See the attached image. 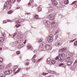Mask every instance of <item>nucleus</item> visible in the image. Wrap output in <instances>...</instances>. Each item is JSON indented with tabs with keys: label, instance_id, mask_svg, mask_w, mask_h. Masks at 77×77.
Segmentation results:
<instances>
[{
	"label": "nucleus",
	"instance_id": "nucleus-1",
	"mask_svg": "<svg viewBox=\"0 0 77 77\" xmlns=\"http://www.w3.org/2000/svg\"><path fill=\"white\" fill-rule=\"evenodd\" d=\"M12 66V64L11 63H9L7 67H6L5 69L6 71H5L3 73H0V77H5V75H9L11 74L12 72V71L9 69H11V68Z\"/></svg>",
	"mask_w": 77,
	"mask_h": 77
},
{
	"label": "nucleus",
	"instance_id": "nucleus-2",
	"mask_svg": "<svg viewBox=\"0 0 77 77\" xmlns=\"http://www.w3.org/2000/svg\"><path fill=\"white\" fill-rule=\"evenodd\" d=\"M65 57V54L63 53L61 54H58V57H57L55 58V60H60L61 62H63V57Z\"/></svg>",
	"mask_w": 77,
	"mask_h": 77
},
{
	"label": "nucleus",
	"instance_id": "nucleus-3",
	"mask_svg": "<svg viewBox=\"0 0 77 77\" xmlns=\"http://www.w3.org/2000/svg\"><path fill=\"white\" fill-rule=\"evenodd\" d=\"M72 57L71 54H68V66H71L72 64V61H71V58Z\"/></svg>",
	"mask_w": 77,
	"mask_h": 77
},
{
	"label": "nucleus",
	"instance_id": "nucleus-4",
	"mask_svg": "<svg viewBox=\"0 0 77 77\" xmlns=\"http://www.w3.org/2000/svg\"><path fill=\"white\" fill-rule=\"evenodd\" d=\"M53 39V35H50L48 38V41L49 42H51Z\"/></svg>",
	"mask_w": 77,
	"mask_h": 77
},
{
	"label": "nucleus",
	"instance_id": "nucleus-5",
	"mask_svg": "<svg viewBox=\"0 0 77 77\" xmlns=\"http://www.w3.org/2000/svg\"><path fill=\"white\" fill-rule=\"evenodd\" d=\"M45 48L46 50H51L52 47L50 44L46 45L45 47Z\"/></svg>",
	"mask_w": 77,
	"mask_h": 77
},
{
	"label": "nucleus",
	"instance_id": "nucleus-6",
	"mask_svg": "<svg viewBox=\"0 0 77 77\" xmlns=\"http://www.w3.org/2000/svg\"><path fill=\"white\" fill-rule=\"evenodd\" d=\"M11 6L12 5H11V4H9L8 5H5L4 6V9H5L6 10L8 11V10L10 9Z\"/></svg>",
	"mask_w": 77,
	"mask_h": 77
},
{
	"label": "nucleus",
	"instance_id": "nucleus-7",
	"mask_svg": "<svg viewBox=\"0 0 77 77\" xmlns=\"http://www.w3.org/2000/svg\"><path fill=\"white\" fill-rule=\"evenodd\" d=\"M47 18H49L50 20H53L54 19V16L53 14H51L47 17Z\"/></svg>",
	"mask_w": 77,
	"mask_h": 77
},
{
	"label": "nucleus",
	"instance_id": "nucleus-8",
	"mask_svg": "<svg viewBox=\"0 0 77 77\" xmlns=\"http://www.w3.org/2000/svg\"><path fill=\"white\" fill-rule=\"evenodd\" d=\"M52 2V4L54 6H57V5L58 3L56 0H51Z\"/></svg>",
	"mask_w": 77,
	"mask_h": 77
},
{
	"label": "nucleus",
	"instance_id": "nucleus-9",
	"mask_svg": "<svg viewBox=\"0 0 77 77\" xmlns=\"http://www.w3.org/2000/svg\"><path fill=\"white\" fill-rule=\"evenodd\" d=\"M44 23L46 26H47V25H50V23L49 21L48 20H45L44 21Z\"/></svg>",
	"mask_w": 77,
	"mask_h": 77
},
{
	"label": "nucleus",
	"instance_id": "nucleus-10",
	"mask_svg": "<svg viewBox=\"0 0 77 77\" xmlns=\"http://www.w3.org/2000/svg\"><path fill=\"white\" fill-rule=\"evenodd\" d=\"M27 48H28V49H29V50H31L32 51H33V52L35 53V51H34V49H33V48L32 46H31L30 45H29L27 46Z\"/></svg>",
	"mask_w": 77,
	"mask_h": 77
},
{
	"label": "nucleus",
	"instance_id": "nucleus-11",
	"mask_svg": "<svg viewBox=\"0 0 77 77\" xmlns=\"http://www.w3.org/2000/svg\"><path fill=\"white\" fill-rule=\"evenodd\" d=\"M33 0H30L28 4V6H30L31 5L32 6L33 5Z\"/></svg>",
	"mask_w": 77,
	"mask_h": 77
},
{
	"label": "nucleus",
	"instance_id": "nucleus-12",
	"mask_svg": "<svg viewBox=\"0 0 77 77\" xmlns=\"http://www.w3.org/2000/svg\"><path fill=\"white\" fill-rule=\"evenodd\" d=\"M12 2H13V0H9V1H7L6 2V5H10L11 4Z\"/></svg>",
	"mask_w": 77,
	"mask_h": 77
},
{
	"label": "nucleus",
	"instance_id": "nucleus-13",
	"mask_svg": "<svg viewBox=\"0 0 77 77\" xmlns=\"http://www.w3.org/2000/svg\"><path fill=\"white\" fill-rule=\"evenodd\" d=\"M67 50V49H66V48H63L61 49V52H66V51Z\"/></svg>",
	"mask_w": 77,
	"mask_h": 77
},
{
	"label": "nucleus",
	"instance_id": "nucleus-14",
	"mask_svg": "<svg viewBox=\"0 0 77 77\" xmlns=\"http://www.w3.org/2000/svg\"><path fill=\"white\" fill-rule=\"evenodd\" d=\"M4 69V66L3 65H0V71H2Z\"/></svg>",
	"mask_w": 77,
	"mask_h": 77
},
{
	"label": "nucleus",
	"instance_id": "nucleus-15",
	"mask_svg": "<svg viewBox=\"0 0 77 77\" xmlns=\"http://www.w3.org/2000/svg\"><path fill=\"white\" fill-rule=\"evenodd\" d=\"M59 66H62V67H63L64 68H66V66L64 65V64L63 63H60L59 65Z\"/></svg>",
	"mask_w": 77,
	"mask_h": 77
},
{
	"label": "nucleus",
	"instance_id": "nucleus-16",
	"mask_svg": "<svg viewBox=\"0 0 77 77\" xmlns=\"http://www.w3.org/2000/svg\"><path fill=\"white\" fill-rule=\"evenodd\" d=\"M42 7L41 5H40L38 6V12H41V11H42Z\"/></svg>",
	"mask_w": 77,
	"mask_h": 77
},
{
	"label": "nucleus",
	"instance_id": "nucleus-17",
	"mask_svg": "<svg viewBox=\"0 0 77 77\" xmlns=\"http://www.w3.org/2000/svg\"><path fill=\"white\" fill-rule=\"evenodd\" d=\"M45 45V43H44V42H42L41 44H40V46L39 47V48H40V47H42V48H43L42 47H43V46L44 45Z\"/></svg>",
	"mask_w": 77,
	"mask_h": 77
},
{
	"label": "nucleus",
	"instance_id": "nucleus-18",
	"mask_svg": "<svg viewBox=\"0 0 77 77\" xmlns=\"http://www.w3.org/2000/svg\"><path fill=\"white\" fill-rule=\"evenodd\" d=\"M4 40H5V38L3 37H0V42L2 43L4 41Z\"/></svg>",
	"mask_w": 77,
	"mask_h": 77
},
{
	"label": "nucleus",
	"instance_id": "nucleus-19",
	"mask_svg": "<svg viewBox=\"0 0 77 77\" xmlns=\"http://www.w3.org/2000/svg\"><path fill=\"white\" fill-rule=\"evenodd\" d=\"M55 45L56 47H59L60 45V43L59 42H57L55 44Z\"/></svg>",
	"mask_w": 77,
	"mask_h": 77
},
{
	"label": "nucleus",
	"instance_id": "nucleus-20",
	"mask_svg": "<svg viewBox=\"0 0 77 77\" xmlns=\"http://www.w3.org/2000/svg\"><path fill=\"white\" fill-rule=\"evenodd\" d=\"M74 3H75V6H77V1H74V2H73L71 4V5H73V4H74Z\"/></svg>",
	"mask_w": 77,
	"mask_h": 77
},
{
	"label": "nucleus",
	"instance_id": "nucleus-21",
	"mask_svg": "<svg viewBox=\"0 0 77 77\" xmlns=\"http://www.w3.org/2000/svg\"><path fill=\"white\" fill-rule=\"evenodd\" d=\"M51 25L52 27L53 28L56 26V24H55V23L54 22H53L52 23Z\"/></svg>",
	"mask_w": 77,
	"mask_h": 77
},
{
	"label": "nucleus",
	"instance_id": "nucleus-22",
	"mask_svg": "<svg viewBox=\"0 0 77 77\" xmlns=\"http://www.w3.org/2000/svg\"><path fill=\"white\" fill-rule=\"evenodd\" d=\"M34 18H35L37 20L39 19V18L38 15H37V14H36Z\"/></svg>",
	"mask_w": 77,
	"mask_h": 77
},
{
	"label": "nucleus",
	"instance_id": "nucleus-23",
	"mask_svg": "<svg viewBox=\"0 0 77 77\" xmlns=\"http://www.w3.org/2000/svg\"><path fill=\"white\" fill-rule=\"evenodd\" d=\"M51 62L52 64H54L56 63V61L54 60H52L51 61Z\"/></svg>",
	"mask_w": 77,
	"mask_h": 77
},
{
	"label": "nucleus",
	"instance_id": "nucleus-24",
	"mask_svg": "<svg viewBox=\"0 0 77 77\" xmlns=\"http://www.w3.org/2000/svg\"><path fill=\"white\" fill-rule=\"evenodd\" d=\"M12 13H13V11L12 10H10L8 13V14H11Z\"/></svg>",
	"mask_w": 77,
	"mask_h": 77
},
{
	"label": "nucleus",
	"instance_id": "nucleus-25",
	"mask_svg": "<svg viewBox=\"0 0 77 77\" xmlns=\"http://www.w3.org/2000/svg\"><path fill=\"white\" fill-rule=\"evenodd\" d=\"M38 41L40 43V42H42V39H41V38H38Z\"/></svg>",
	"mask_w": 77,
	"mask_h": 77
},
{
	"label": "nucleus",
	"instance_id": "nucleus-26",
	"mask_svg": "<svg viewBox=\"0 0 77 77\" xmlns=\"http://www.w3.org/2000/svg\"><path fill=\"white\" fill-rule=\"evenodd\" d=\"M23 46V45H20L18 46V48H22Z\"/></svg>",
	"mask_w": 77,
	"mask_h": 77
},
{
	"label": "nucleus",
	"instance_id": "nucleus-27",
	"mask_svg": "<svg viewBox=\"0 0 77 77\" xmlns=\"http://www.w3.org/2000/svg\"><path fill=\"white\" fill-rule=\"evenodd\" d=\"M21 70V68H19L18 69L16 72V73H18L19 72V71H20Z\"/></svg>",
	"mask_w": 77,
	"mask_h": 77
},
{
	"label": "nucleus",
	"instance_id": "nucleus-28",
	"mask_svg": "<svg viewBox=\"0 0 77 77\" xmlns=\"http://www.w3.org/2000/svg\"><path fill=\"white\" fill-rule=\"evenodd\" d=\"M64 3L65 5H67L68 4V1L67 0H65L64 1Z\"/></svg>",
	"mask_w": 77,
	"mask_h": 77
},
{
	"label": "nucleus",
	"instance_id": "nucleus-29",
	"mask_svg": "<svg viewBox=\"0 0 77 77\" xmlns=\"http://www.w3.org/2000/svg\"><path fill=\"white\" fill-rule=\"evenodd\" d=\"M16 43H18V44H20L21 43V40H19L18 41H16Z\"/></svg>",
	"mask_w": 77,
	"mask_h": 77
},
{
	"label": "nucleus",
	"instance_id": "nucleus-30",
	"mask_svg": "<svg viewBox=\"0 0 77 77\" xmlns=\"http://www.w3.org/2000/svg\"><path fill=\"white\" fill-rule=\"evenodd\" d=\"M22 38H23V37H22L21 36H19L17 37V39H22Z\"/></svg>",
	"mask_w": 77,
	"mask_h": 77
},
{
	"label": "nucleus",
	"instance_id": "nucleus-31",
	"mask_svg": "<svg viewBox=\"0 0 77 77\" xmlns=\"http://www.w3.org/2000/svg\"><path fill=\"white\" fill-rule=\"evenodd\" d=\"M59 29L58 28V29H57V30L56 31L55 34H57V33L59 32Z\"/></svg>",
	"mask_w": 77,
	"mask_h": 77
},
{
	"label": "nucleus",
	"instance_id": "nucleus-32",
	"mask_svg": "<svg viewBox=\"0 0 77 77\" xmlns=\"http://www.w3.org/2000/svg\"><path fill=\"white\" fill-rule=\"evenodd\" d=\"M21 22H20V21H19L18 20H17L16 21V24H19Z\"/></svg>",
	"mask_w": 77,
	"mask_h": 77
},
{
	"label": "nucleus",
	"instance_id": "nucleus-33",
	"mask_svg": "<svg viewBox=\"0 0 77 77\" xmlns=\"http://www.w3.org/2000/svg\"><path fill=\"white\" fill-rule=\"evenodd\" d=\"M2 61H3V59L1 58H0V63H2Z\"/></svg>",
	"mask_w": 77,
	"mask_h": 77
},
{
	"label": "nucleus",
	"instance_id": "nucleus-34",
	"mask_svg": "<svg viewBox=\"0 0 77 77\" xmlns=\"http://www.w3.org/2000/svg\"><path fill=\"white\" fill-rule=\"evenodd\" d=\"M43 59V58H41L37 61V62H40V61H41V60H42V59Z\"/></svg>",
	"mask_w": 77,
	"mask_h": 77
},
{
	"label": "nucleus",
	"instance_id": "nucleus-35",
	"mask_svg": "<svg viewBox=\"0 0 77 77\" xmlns=\"http://www.w3.org/2000/svg\"><path fill=\"white\" fill-rule=\"evenodd\" d=\"M18 68V66H15L14 67V68H16V69H17Z\"/></svg>",
	"mask_w": 77,
	"mask_h": 77
},
{
	"label": "nucleus",
	"instance_id": "nucleus-36",
	"mask_svg": "<svg viewBox=\"0 0 77 77\" xmlns=\"http://www.w3.org/2000/svg\"><path fill=\"white\" fill-rule=\"evenodd\" d=\"M48 73H43L42 74L43 75H46V74H47Z\"/></svg>",
	"mask_w": 77,
	"mask_h": 77
},
{
	"label": "nucleus",
	"instance_id": "nucleus-37",
	"mask_svg": "<svg viewBox=\"0 0 77 77\" xmlns=\"http://www.w3.org/2000/svg\"><path fill=\"white\" fill-rule=\"evenodd\" d=\"M35 57H36V54H35V55L33 56L32 59H33L35 58Z\"/></svg>",
	"mask_w": 77,
	"mask_h": 77
},
{
	"label": "nucleus",
	"instance_id": "nucleus-38",
	"mask_svg": "<svg viewBox=\"0 0 77 77\" xmlns=\"http://www.w3.org/2000/svg\"><path fill=\"white\" fill-rule=\"evenodd\" d=\"M48 72H49V73H50V74H51L52 72V71L50 70H48Z\"/></svg>",
	"mask_w": 77,
	"mask_h": 77
},
{
	"label": "nucleus",
	"instance_id": "nucleus-39",
	"mask_svg": "<svg viewBox=\"0 0 77 77\" xmlns=\"http://www.w3.org/2000/svg\"><path fill=\"white\" fill-rule=\"evenodd\" d=\"M16 35H17V32H15V33H14L13 35V37H15Z\"/></svg>",
	"mask_w": 77,
	"mask_h": 77
},
{
	"label": "nucleus",
	"instance_id": "nucleus-40",
	"mask_svg": "<svg viewBox=\"0 0 77 77\" xmlns=\"http://www.w3.org/2000/svg\"><path fill=\"white\" fill-rule=\"evenodd\" d=\"M20 8V7H17L15 9V10H17V9H19Z\"/></svg>",
	"mask_w": 77,
	"mask_h": 77
},
{
	"label": "nucleus",
	"instance_id": "nucleus-41",
	"mask_svg": "<svg viewBox=\"0 0 77 77\" xmlns=\"http://www.w3.org/2000/svg\"><path fill=\"white\" fill-rule=\"evenodd\" d=\"M74 44L75 45H77V41H75V42H74Z\"/></svg>",
	"mask_w": 77,
	"mask_h": 77
},
{
	"label": "nucleus",
	"instance_id": "nucleus-42",
	"mask_svg": "<svg viewBox=\"0 0 77 77\" xmlns=\"http://www.w3.org/2000/svg\"><path fill=\"white\" fill-rule=\"evenodd\" d=\"M58 38V35H57L56 36L55 38V39L56 40L57 39V38Z\"/></svg>",
	"mask_w": 77,
	"mask_h": 77
},
{
	"label": "nucleus",
	"instance_id": "nucleus-43",
	"mask_svg": "<svg viewBox=\"0 0 77 77\" xmlns=\"http://www.w3.org/2000/svg\"><path fill=\"white\" fill-rule=\"evenodd\" d=\"M17 54H20V51H17Z\"/></svg>",
	"mask_w": 77,
	"mask_h": 77
},
{
	"label": "nucleus",
	"instance_id": "nucleus-44",
	"mask_svg": "<svg viewBox=\"0 0 77 77\" xmlns=\"http://www.w3.org/2000/svg\"><path fill=\"white\" fill-rule=\"evenodd\" d=\"M7 21L8 22H11L12 21L11 20H9V19L7 20Z\"/></svg>",
	"mask_w": 77,
	"mask_h": 77
},
{
	"label": "nucleus",
	"instance_id": "nucleus-45",
	"mask_svg": "<svg viewBox=\"0 0 77 77\" xmlns=\"http://www.w3.org/2000/svg\"><path fill=\"white\" fill-rule=\"evenodd\" d=\"M56 73V72L55 71H52V73L51 74H55Z\"/></svg>",
	"mask_w": 77,
	"mask_h": 77
},
{
	"label": "nucleus",
	"instance_id": "nucleus-46",
	"mask_svg": "<svg viewBox=\"0 0 77 77\" xmlns=\"http://www.w3.org/2000/svg\"><path fill=\"white\" fill-rule=\"evenodd\" d=\"M75 40H71V41L70 42V43H71V42H74V41H75Z\"/></svg>",
	"mask_w": 77,
	"mask_h": 77
},
{
	"label": "nucleus",
	"instance_id": "nucleus-47",
	"mask_svg": "<svg viewBox=\"0 0 77 77\" xmlns=\"http://www.w3.org/2000/svg\"><path fill=\"white\" fill-rule=\"evenodd\" d=\"M3 23H7V22H6V21L5 20H3Z\"/></svg>",
	"mask_w": 77,
	"mask_h": 77
},
{
	"label": "nucleus",
	"instance_id": "nucleus-48",
	"mask_svg": "<svg viewBox=\"0 0 77 77\" xmlns=\"http://www.w3.org/2000/svg\"><path fill=\"white\" fill-rule=\"evenodd\" d=\"M46 62L48 64L50 63V61L46 60Z\"/></svg>",
	"mask_w": 77,
	"mask_h": 77
},
{
	"label": "nucleus",
	"instance_id": "nucleus-49",
	"mask_svg": "<svg viewBox=\"0 0 77 77\" xmlns=\"http://www.w3.org/2000/svg\"><path fill=\"white\" fill-rule=\"evenodd\" d=\"M48 77H53V76L52 75H50L49 76H48Z\"/></svg>",
	"mask_w": 77,
	"mask_h": 77
},
{
	"label": "nucleus",
	"instance_id": "nucleus-50",
	"mask_svg": "<svg viewBox=\"0 0 77 77\" xmlns=\"http://www.w3.org/2000/svg\"><path fill=\"white\" fill-rule=\"evenodd\" d=\"M2 36H4V37H5V33H3L2 34Z\"/></svg>",
	"mask_w": 77,
	"mask_h": 77
},
{
	"label": "nucleus",
	"instance_id": "nucleus-51",
	"mask_svg": "<svg viewBox=\"0 0 77 77\" xmlns=\"http://www.w3.org/2000/svg\"><path fill=\"white\" fill-rule=\"evenodd\" d=\"M15 26L17 28H18L20 26L17 25H16Z\"/></svg>",
	"mask_w": 77,
	"mask_h": 77
},
{
	"label": "nucleus",
	"instance_id": "nucleus-52",
	"mask_svg": "<svg viewBox=\"0 0 77 77\" xmlns=\"http://www.w3.org/2000/svg\"><path fill=\"white\" fill-rule=\"evenodd\" d=\"M14 72H15V70H16V69H16L15 68H14Z\"/></svg>",
	"mask_w": 77,
	"mask_h": 77
},
{
	"label": "nucleus",
	"instance_id": "nucleus-53",
	"mask_svg": "<svg viewBox=\"0 0 77 77\" xmlns=\"http://www.w3.org/2000/svg\"><path fill=\"white\" fill-rule=\"evenodd\" d=\"M29 69H30V68H27L26 69V70H27V71H28V70H29Z\"/></svg>",
	"mask_w": 77,
	"mask_h": 77
},
{
	"label": "nucleus",
	"instance_id": "nucleus-54",
	"mask_svg": "<svg viewBox=\"0 0 77 77\" xmlns=\"http://www.w3.org/2000/svg\"><path fill=\"white\" fill-rule=\"evenodd\" d=\"M26 65H29V63L28 62H26Z\"/></svg>",
	"mask_w": 77,
	"mask_h": 77
},
{
	"label": "nucleus",
	"instance_id": "nucleus-55",
	"mask_svg": "<svg viewBox=\"0 0 77 77\" xmlns=\"http://www.w3.org/2000/svg\"><path fill=\"white\" fill-rule=\"evenodd\" d=\"M17 2L18 3H19L20 2H21V0H17Z\"/></svg>",
	"mask_w": 77,
	"mask_h": 77
},
{
	"label": "nucleus",
	"instance_id": "nucleus-56",
	"mask_svg": "<svg viewBox=\"0 0 77 77\" xmlns=\"http://www.w3.org/2000/svg\"><path fill=\"white\" fill-rule=\"evenodd\" d=\"M47 60H48V61H50V58H48Z\"/></svg>",
	"mask_w": 77,
	"mask_h": 77
},
{
	"label": "nucleus",
	"instance_id": "nucleus-57",
	"mask_svg": "<svg viewBox=\"0 0 77 77\" xmlns=\"http://www.w3.org/2000/svg\"><path fill=\"white\" fill-rule=\"evenodd\" d=\"M26 14H27V15H29V14H30V13H26Z\"/></svg>",
	"mask_w": 77,
	"mask_h": 77
},
{
	"label": "nucleus",
	"instance_id": "nucleus-58",
	"mask_svg": "<svg viewBox=\"0 0 77 77\" xmlns=\"http://www.w3.org/2000/svg\"><path fill=\"white\" fill-rule=\"evenodd\" d=\"M33 61L34 62H35V59H34L33 60Z\"/></svg>",
	"mask_w": 77,
	"mask_h": 77
},
{
	"label": "nucleus",
	"instance_id": "nucleus-59",
	"mask_svg": "<svg viewBox=\"0 0 77 77\" xmlns=\"http://www.w3.org/2000/svg\"><path fill=\"white\" fill-rule=\"evenodd\" d=\"M15 2H16V0H14V1L13 2V3H14Z\"/></svg>",
	"mask_w": 77,
	"mask_h": 77
},
{
	"label": "nucleus",
	"instance_id": "nucleus-60",
	"mask_svg": "<svg viewBox=\"0 0 77 77\" xmlns=\"http://www.w3.org/2000/svg\"><path fill=\"white\" fill-rule=\"evenodd\" d=\"M26 40L24 42V44H26Z\"/></svg>",
	"mask_w": 77,
	"mask_h": 77
},
{
	"label": "nucleus",
	"instance_id": "nucleus-61",
	"mask_svg": "<svg viewBox=\"0 0 77 77\" xmlns=\"http://www.w3.org/2000/svg\"><path fill=\"white\" fill-rule=\"evenodd\" d=\"M2 50V48H0V50Z\"/></svg>",
	"mask_w": 77,
	"mask_h": 77
},
{
	"label": "nucleus",
	"instance_id": "nucleus-62",
	"mask_svg": "<svg viewBox=\"0 0 77 77\" xmlns=\"http://www.w3.org/2000/svg\"><path fill=\"white\" fill-rule=\"evenodd\" d=\"M77 61H75V63H77Z\"/></svg>",
	"mask_w": 77,
	"mask_h": 77
},
{
	"label": "nucleus",
	"instance_id": "nucleus-63",
	"mask_svg": "<svg viewBox=\"0 0 77 77\" xmlns=\"http://www.w3.org/2000/svg\"><path fill=\"white\" fill-rule=\"evenodd\" d=\"M65 62H68V61L66 60H65Z\"/></svg>",
	"mask_w": 77,
	"mask_h": 77
},
{
	"label": "nucleus",
	"instance_id": "nucleus-64",
	"mask_svg": "<svg viewBox=\"0 0 77 77\" xmlns=\"http://www.w3.org/2000/svg\"><path fill=\"white\" fill-rule=\"evenodd\" d=\"M9 35L10 36H11V34H9Z\"/></svg>",
	"mask_w": 77,
	"mask_h": 77
}]
</instances>
